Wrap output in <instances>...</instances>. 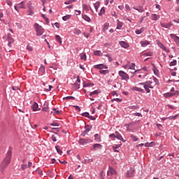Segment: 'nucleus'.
Instances as JSON below:
<instances>
[{
	"label": "nucleus",
	"instance_id": "nucleus-1",
	"mask_svg": "<svg viewBox=\"0 0 179 179\" xmlns=\"http://www.w3.org/2000/svg\"><path fill=\"white\" fill-rule=\"evenodd\" d=\"M12 159V150H8L6 155V157L3 160V162L1 164V171H3L8 167V165L9 163H10V160Z\"/></svg>",
	"mask_w": 179,
	"mask_h": 179
},
{
	"label": "nucleus",
	"instance_id": "nucleus-2",
	"mask_svg": "<svg viewBox=\"0 0 179 179\" xmlns=\"http://www.w3.org/2000/svg\"><path fill=\"white\" fill-rule=\"evenodd\" d=\"M138 86H143V88L147 93H149L150 92V89H153V87H152L151 81H146L145 83H139Z\"/></svg>",
	"mask_w": 179,
	"mask_h": 179
},
{
	"label": "nucleus",
	"instance_id": "nucleus-3",
	"mask_svg": "<svg viewBox=\"0 0 179 179\" xmlns=\"http://www.w3.org/2000/svg\"><path fill=\"white\" fill-rule=\"evenodd\" d=\"M34 27L36 31V36H43L44 34V29L41 25L38 24V23H35L34 24Z\"/></svg>",
	"mask_w": 179,
	"mask_h": 179
},
{
	"label": "nucleus",
	"instance_id": "nucleus-4",
	"mask_svg": "<svg viewBox=\"0 0 179 179\" xmlns=\"http://www.w3.org/2000/svg\"><path fill=\"white\" fill-rule=\"evenodd\" d=\"M28 10H27V15L29 16H31L32 15H34V7H33L31 2L29 1L27 3Z\"/></svg>",
	"mask_w": 179,
	"mask_h": 179
},
{
	"label": "nucleus",
	"instance_id": "nucleus-5",
	"mask_svg": "<svg viewBox=\"0 0 179 179\" xmlns=\"http://www.w3.org/2000/svg\"><path fill=\"white\" fill-rule=\"evenodd\" d=\"M14 8L17 12H19V9H25L26 5L24 4V1H22L20 3L15 4L14 6Z\"/></svg>",
	"mask_w": 179,
	"mask_h": 179
},
{
	"label": "nucleus",
	"instance_id": "nucleus-6",
	"mask_svg": "<svg viewBox=\"0 0 179 179\" xmlns=\"http://www.w3.org/2000/svg\"><path fill=\"white\" fill-rule=\"evenodd\" d=\"M119 75L122 78V80H128L129 79V76L122 71H119Z\"/></svg>",
	"mask_w": 179,
	"mask_h": 179
},
{
	"label": "nucleus",
	"instance_id": "nucleus-7",
	"mask_svg": "<svg viewBox=\"0 0 179 179\" xmlns=\"http://www.w3.org/2000/svg\"><path fill=\"white\" fill-rule=\"evenodd\" d=\"M92 142H93V141H92V139L90 138H81L79 141L80 145H87V143H92Z\"/></svg>",
	"mask_w": 179,
	"mask_h": 179
},
{
	"label": "nucleus",
	"instance_id": "nucleus-8",
	"mask_svg": "<svg viewBox=\"0 0 179 179\" xmlns=\"http://www.w3.org/2000/svg\"><path fill=\"white\" fill-rule=\"evenodd\" d=\"M134 173H135V169L134 168H130L127 172L126 177L127 178H131V177L134 176Z\"/></svg>",
	"mask_w": 179,
	"mask_h": 179
},
{
	"label": "nucleus",
	"instance_id": "nucleus-9",
	"mask_svg": "<svg viewBox=\"0 0 179 179\" xmlns=\"http://www.w3.org/2000/svg\"><path fill=\"white\" fill-rule=\"evenodd\" d=\"M95 69H108V67L103 64H96L94 66Z\"/></svg>",
	"mask_w": 179,
	"mask_h": 179
},
{
	"label": "nucleus",
	"instance_id": "nucleus-10",
	"mask_svg": "<svg viewBox=\"0 0 179 179\" xmlns=\"http://www.w3.org/2000/svg\"><path fill=\"white\" fill-rule=\"evenodd\" d=\"M107 176H117V171L112 167H109L107 172Z\"/></svg>",
	"mask_w": 179,
	"mask_h": 179
},
{
	"label": "nucleus",
	"instance_id": "nucleus-11",
	"mask_svg": "<svg viewBox=\"0 0 179 179\" xmlns=\"http://www.w3.org/2000/svg\"><path fill=\"white\" fill-rule=\"evenodd\" d=\"M170 36L171 37V38H173V41H175L178 47H179V37L174 34H171Z\"/></svg>",
	"mask_w": 179,
	"mask_h": 179
},
{
	"label": "nucleus",
	"instance_id": "nucleus-12",
	"mask_svg": "<svg viewBox=\"0 0 179 179\" xmlns=\"http://www.w3.org/2000/svg\"><path fill=\"white\" fill-rule=\"evenodd\" d=\"M157 44L162 50H163V51H165V52H170V50L167 49V48H166V46H164V45H163L160 41H158Z\"/></svg>",
	"mask_w": 179,
	"mask_h": 179
},
{
	"label": "nucleus",
	"instance_id": "nucleus-13",
	"mask_svg": "<svg viewBox=\"0 0 179 179\" xmlns=\"http://www.w3.org/2000/svg\"><path fill=\"white\" fill-rule=\"evenodd\" d=\"M161 26H162V27H164V29H170V27H171V26H173V24L171 22H169V23H162L161 22Z\"/></svg>",
	"mask_w": 179,
	"mask_h": 179
},
{
	"label": "nucleus",
	"instance_id": "nucleus-14",
	"mask_svg": "<svg viewBox=\"0 0 179 179\" xmlns=\"http://www.w3.org/2000/svg\"><path fill=\"white\" fill-rule=\"evenodd\" d=\"M94 150H97V149H99V150H101L103 149V145L101 144L96 143L93 145Z\"/></svg>",
	"mask_w": 179,
	"mask_h": 179
},
{
	"label": "nucleus",
	"instance_id": "nucleus-15",
	"mask_svg": "<svg viewBox=\"0 0 179 179\" xmlns=\"http://www.w3.org/2000/svg\"><path fill=\"white\" fill-rule=\"evenodd\" d=\"M32 110L33 111H40V108H38V104L36 102H34V103L32 106Z\"/></svg>",
	"mask_w": 179,
	"mask_h": 179
},
{
	"label": "nucleus",
	"instance_id": "nucleus-16",
	"mask_svg": "<svg viewBox=\"0 0 179 179\" xmlns=\"http://www.w3.org/2000/svg\"><path fill=\"white\" fill-rule=\"evenodd\" d=\"M120 45H121V47H122V48H129V45L127 43H126L125 41H120Z\"/></svg>",
	"mask_w": 179,
	"mask_h": 179
},
{
	"label": "nucleus",
	"instance_id": "nucleus-17",
	"mask_svg": "<svg viewBox=\"0 0 179 179\" xmlns=\"http://www.w3.org/2000/svg\"><path fill=\"white\" fill-rule=\"evenodd\" d=\"M151 19L152 20H155V21L159 20V19H160V15L157 14H152Z\"/></svg>",
	"mask_w": 179,
	"mask_h": 179
},
{
	"label": "nucleus",
	"instance_id": "nucleus-18",
	"mask_svg": "<svg viewBox=\"0 0 179 179\" xmlns=\"http://www.w3.org/2000/svg\"><path fill=\"white\" fill-rule=\"evenodd\" d=\"M132 90H134V92H141V93H145V90L138 87H134L132 88Z\"/></svg>",
	"mask_w": 179,
	"mask_h": 179
},
{
	"label": "nucleus",
	"instance_id": "nucleus-19",
	"mask_svg": "<svg viewBox=\"0 0 179 179\" xmlns=\"http://www.w3.org/2000/svg\"><path fill=\"white\" fill-rule=\"evenodd\" d=\"M115 134L117 139H118L119 141H122V142H125V141H124V138H122V136H121V134H119L118 131H115Z\"/></svg>",
	"mask_w": 179,
	"mask_h": 179
},
{
	"label": "nucleus",
	"instance_id": "nucleus-20",
	"mask_svg": "<svg viewBox=\"0 0 179 179\" xmlns=\"http://www.w3.org/2000/svg\"><path fill=\"white\" fill-rule=\"evenodd\" d=\"M94 55H96V57H103V52H101V50H94Z\"/></svg>",
	"mask_w": 179,
	"mask_h": 179
},
{
	"label": "nucleus",
	"instance_id": "nucleus-21",
	"mask_svg": "<svg viewBox=\"0 0 179 179\" xmlns=\"http://www.w3.org/2000/svg\"><path fill=\"white\" fill-rule=\"evenodd\" d=\"M176 93H173V92H167L166 94H164V97H173V96H175Z\"/></svg>",
	"mask_w": 179,
	"mask_h": 179
},
{
	"label": "nucleus",
	"instance_id": "nucleus-22",
	"mask_svg": "<svg viewBox=\"0 0 179 179\" xmlns=\"http://www.w3.org/2000/svg\"><path fill=\"white\" fill-rule=\"evenodd\" d=\"M117 30H121V29H122V22H121V21H120L119 20H117Z\"/></svg>",
	"mask_w": 179,
	"mask_h": 179
},
{
	"label": "nucleus",
	"instance_id": "nucleus-23",
	"mask_svg": "<svg viewBox=\"0 0 179 179\" xmlns=\"http://www.w3.org/2000/svg\"><path fill=\"white\" fill-rule=\"evenodd\" d=\"M87 132H90V129H89V126H85V131L82 134V136H86Z\"/></svg>",
	"mask_w": 179,
	"mask_h": 179
},
{
	"label": "nucleus",
	"instance_id": "nucleus-24",
	"mask_svg": "<svg viewBox=\"0 0 179 179\" xmlns=\"http://www.w3.org/2000/svg\"><path fill=\"white\" fill-rule=\"evenodd\" d=\"M141 46L142 47H147L150 44L148 41H144L141 42Z\"/></svg>",
	"mask_w": 179,
	"mask_h": 179
},
{
	"label": "nucleus",
	"instance_id": "nucleus-25",
	"mask_svg": "<svg viewBox=\"0 0 179 179\" xmlns=\"http://www.w3.org/2000/svg\"><path fill=\"white\" fill-rule=\"evenodd\" d=\"M94 139L96 142H101V137L98 134L94 135Z\"/></svg>",
	"mask_w": 179,
	"mask_h": 179
},
{
	"label": "nucleus",
	"instance_id": "nucleus-26",
	"mask_svg": "<svg viewBox=\"0 0 179 179\" xmlns=\"http://www.w3.org/2000/svg\"><path fill=\"white\" fill-rule=\"evenodd\" d=\"M83 19H84V20H85V22H90L92 20L90 19V17L86 15H83Z\"/></svg>",
	"mask_w": 179,
	"mask_h": 179
},
{
	"label": "nucleus",
	"instance_id": "nucleus-27",
	"mask_svg": "<svg viewBox=\"0 0 179 179\" xmlns=\"http://www.w3.org/2000/svg\"><path fill=\"white\" fill-rule=\"evenodd\" d=\"M133 9H135V10H138V12H140L141 13H142L143 12H145V10L142 7H139L136 8V7L134 6L133 7Z\"/></svg>",
	"mask_w": 179,
	"mask_h": 179
},
{
	"label": "nucleus",
	"instance_id": "nucleus-28",
	"mask_svg": "<svg viewBox=\"0 0 179 179\" xmlns=\"http://www.w3.org/2000/svg\"><path fill=\"white\" fill-rule=\"evenodd\" d=\"M55 38L58 41V43H59V44H62V39L61 38V36H59V35H56Z\"/></svg>",
	"mask_w": 179,
	"mask_h": 179
},
{
	"label": "nucleus",
	"instance_id": "nucleus-29",
	"mask_svg": "<svg viewBox=\"0 0 179 179\" xmlns=\"http://www.w3.org/2000/svg\"><path fill=\"white\" fill-rule=\"evenodd\" d=\"M71 15H67L66 16L62 17V20H64V22H66V20H69V19H71Z\"/></svg>",
	"mask_w": 179,
	"mask_h": 179
},
{
	"label": "nucleus",
	"instance_id": "nucleus-30",
	"mask_svg": "<svg viewBox=\"0 0 179 179\" xmlns=\"http://www.w3.org/2000/svg\"><path fill=\"white\" fill-rule=\"evenodd\" d=\"M55 149L59 155H62V150L59 148V146L56 145Z\"/></svg>",
	"mask_w": 179,
	"mask_h": 179
},
{
	"label": "nucleus",
	"instance_id": "nucleus-31",
	"mask_svg": "<svg viewBox=\"0 0 179 179\" xmlns=\"http://www.w3.org/2000/svg\"><path fill=\"white\" fill-rule=\"evenodd\" d=\"M80 59H83L84 61H86L87 57H86V53H81L80 55Z\"/></svg>",
	"mask_w": 179,
	"mask_h": 179
},
{
	"label": "nucleus",
	"instance_id": "nucleus-32",
	"mask_svg": "<svg viewBox=\"0 0 179 179\" xmlns=\"http://www.w3.org/2000/svg\"><path fill=\"white\" fill-rule=\"evenodd\" d=\"M7 41H8V43H14L15 42V39H13V38H12L10 36V35H8V36L7 38Z\"/></svg>",
	"mask_w": 179,
	"mask_h": 179
},
{
	"label": "nucleus",
	"instance_id": "nucleus-33",
	"mask_svg": "<svg viewBox=\"0 0 179 179\" xmlns=\"http://www.w3.org/2000/svg\"><path fill=\"white\" fill-rule=\"evenodd\" d=\"M94 6L97 12V10H99V8L100 6V3L99 1L96 2L94 4Z\"/></svg>",
	"mask_w": 179,
	"mask_h": 179
},
{
	"label": "nucleus",
	"instance_id": "nucleus-34",
	"mask_svg": "<svg viewBox=\"0 0 179 179\" xmlns=\"http://www.w3.org/2000/svg\"><path fill=\"white\" fill-rule=\"evenodd\" d=\"M145 29L143 28H141L140 29L136 30V34H141L142 33H143V31Z\"/></svg>",
	"mask_w": 179,
	"mask_h": 179
},
{
	"label": "nucleus",
	"instance_id": "nucleus-35",
	"mask_svg": "<svg viewBox=\"0 0 179 179\" xmlns=\"http://www.w3.org/2000/svg\"><path fill=\"white\" fill-rule=\"evenodd\" d=\"M99 73L101 75H107V73H108V70H101L99 71Z\"/></svg>",
	"mask_w": 179,
	"mask_h": 179
},
{
	"label": "nucleus",
	"instance_id": "nucleus-36",
	"mask_svg": "<svg viewBox=\"0 0 179 179\" xmlns=\"http://www.w3.org/2000/svg\"><path fill=\"white\" fill-rule=\"evenodd\" d=\"M99 93H100L99 90H95L90 92V96H94V94H99Z\"/></svg>",
	"mask_w": 179,
	"mask_h": 179
},
{
	"label": "nucleus",
	"instance_id": "nucleus-37",
	"mask_svg": "<svg viewBox=\"0 0 179 179\" xmlns=\"http://www.w3.org/2000/svg\"><path fill=\"white\" fill-rule=\"evenodd\" d=\"M83 8L84 10H86V12H89V6L87 4H83Z\"/></svg>",
	"mask_w": 179,
	"mask_h": 179
},
{
	"label": "nucleus",
	"instance_id": "nucleus-38",
	"mask_svg": "<svg viewBox=\"0 0 179 179\" xmlns=\"http://www.w3.org/2000/svg\"><path fill=\"white\" fill-rule=\"evenodd\" d=\"M106 13V10H104V8H102L99 13V16H101Z\"/></svg>",
	"mask_w": 179,
	"mask_h": 179
},
{
	"label": "nucleus",
	"instance_id": "nucleus-39",
	"mask_svg": "<svg viewBox=\"0 0 179 179\" xmlns=\"http://www.w3.org/2000/svg\"><path fill=\"white\" fill-rule=\"evenodd\" d=\"M75 2V0H68L64 2L65 5H71V3H73Z\"/></svg>",
	"mask_w": 179,
	"mask_h": 179
},
{
	"label": "nucleus",
	"instance_id": "nucleus-40",
	"mask_svg": "<svg viewBox=\"0 0 179 179\" xmlns=\"http://www.w3.org/2000/svg\"><path fill=\"white\" fill-rule=\"evenodd\" d=\"M143 55H145V57H152V55H153V52H149L143 53Z\"/></svg>",
	"mask_w": 179,
	"mask_h": 179
},
{
	"label": "nucleus",
	"instance_id": "nucleus-41",
	"mask_svg": "<svg viewBox=\"0 0 179 179\" xmlns=\"http://www.w3.org/2000/svg\"><path fill=\"white\" fill-rule=\"evenodd\" d=\"M64 100H75V97L73 96H66L64 98Z\"/></svg>",
	"mask_w": 179,
	"mask_h": 179
},
{
	"label": "nucleus",
	"instance_id": "nucleus-42",
	"mask_svg": "<svg viewBox=\"0 0 179 179\" xmlns=\"http://www.w3.org/2000/svg\"><path fill=\"white\" fill-rule=\"evenodd\" d=\"M129 69L135 70V64H129Z\"/></svg>",
	"mask_w": 179,
	"mask_h": 179
},
{
	"label": "nucleus",
	"instance_id": "nucleus-43",
	"mask_svg": "<svg viewBox=\"0 0 179 179\" xmlns=\"http://www.w3.org/2000/svg\"><path fill=\"white\" fill-rule=\"evenodd\" d=\"M177 64V60H173V62H171L170 66H175V65Z\"/></svg>",
	"mask_w": 179,
	"mask_h": 179
},
{
	"label": "nucleus",
	"instance_id": "nucleus-44",
	"mask_svg": "<svg viewBox=\"0 0 179 179\" xmlns=\"http://www.w3.org/2000/svg\"><path fill=\"white\" fill-rule=\"evenodd\" d=\"M131 139H133V141L134 142H136V141H138V137H136V136H134V135L131 134Z\"/></svg>",
	"mask_w": 179,
	"mask_h": 179
},
{
	"label": "nucleus",
	"instance_id": "nucleus-45",
	"mask_svg": "<svg viewBox=\"0 0 179 179\" xmlns=\"http://www.w3.org/2000/svg\"><path fill=\"white\" fill-rule=\"evenodd\" d=\"M176 118H178V115H175L174 116L168 117L169 120H176Z\"/></svg>",
	"mask_w": 179,
	"mask_h": 179
},
{
	"label": "nucleus",
	"instance_id": "nucleus-46",
	"mask_svg": "<svg viewBox=\"0 0 179 179\" xmlns=\"http://www.w3.org/2000/svg\"><path fill=\"white\" fill-rule=\"evenodd\" d=\"M103 30L104 31H106V30H108V23L104 24Z\"/></svg>",
	"mask_w": 179,
	"mask_h": 179
},
{
	"label": "nucleus",
	"instance_id": "nucleus-47",
	"mask_svg": "<svg viewBox=\"0 0 179 179\" xmlns=\"http://www.w3.org/2000/svg\"><path fill=\"white\" fill-rule=\"evenodd\" d=\"M53 111H55L54 114H57V115L61 114V111L57 110V108H53Z\"/></svg>",
	"mask_w": 179,
	"mask_h": 179
},
{
	"label": "nucleus",
	"instance_id": "nucleus-48",
	"mask_svg": "<svg viewBox=\"0 0 179 179\" xmlns=\"http://www.w3.org/2000/svg\"><path fill=\"white\" fill-rule=\"evenodd\" d=\"M112 101L113 102H114V101L121 102V101H122V99H119V98H115V99H112Z\"/></svg>",
	"mask_w": 179,
	"mask_h": 179
},
{
	"label": "nucleus",
	"instance_id": "nucleus-49",
	"mask_svg": "<svg viewBox=\"0 0 179 179\" xmlns=\"http://www.w3.org/2000/svg\"><path fill=\"white\" fill-rule=\"evenodd\" d=\"M104 56L108 58L109 62H111V61H113V59L111 58V56L110 55H105Z\"/></svg>",
	"mask_w": 179,
	"mask_h": 179
},
{
	"label": "nucleus",
	"instance_id": "nucleus-50",
	"mask_svg": "<svg viewBox=\"0 0 179 179\" xmlns=\"http://www.w3.org/2000/svg\"><path fill=\"white\" fill-rule=\"evenodd\" d=\"M51 138L53 142H57V136L55 135H52Z\"/></svg>",
	"mask_w": 179,
	"mask_h": 179
},
{
	"label": "nucleus",
	"instance_id": "nucleus-51",
	"mask_svg": "<svg viewBox=\"0 0 179 179\" xmlns=\"http://www.w3.org/2000/svg\"><path fill=\"white\" fill-rule=\"evenodd\" d=\"M27 50H28V51H33V48L28 45L27 46Z\"/></svg>",
	"mask_w": 179,
	"mask_h": 179
},
{
	"label": "nucleus",
	"instance_id": "nucleus-52",
	"mask_svg": "<svg viewBox=\"0 0 179 179\" xmlns=\"http://www.w3.org/2000/svg\"><path fill=\"white\" fill-rule=\"evenodd\" d=\"M21 167H22V170H26V169H27L28 166L27 164H22Z\"/></svg>",
	"mask_w": 179,
	"mask_h": 179
},
{
	"label": "nucleus",
	"instance_id": "nucleus-53",
	"mask_svg": "<svg viewBox=\"0 0 179 179\" xmlns=\"http://www.w3.org/2000/svg\"><path fill=\"white\" fill-rule=\"evenodd\" d=\"M2 17H3V13H0V22H3Z\"/></svg>",
	"mask_w": 179,
	"mask_h": 179
},
{
	"label": "nucleus",
	"instance_id": "nucleus-54",
	"mask_svg": "<svg viewBox=\"0 0 179 179\" xmlns=\"http://www.w3.org/2000/svg\"><path fill=\"white\" fill-rule=\"evenodd\" d=\"M134 115H136V117H142V114L141 113H134Z\"/></svg>",
	"mask_w": 179,
	"mask_h": 179
},
{
	"label": "nucleus",
	"instance_id": "nucleus-55",
	"mask_svg": "<svg viewBox=\"0 0 179 179\" xmlns=\"http://www.w3.org/2000/svg\"><path fill=\"white\" fill-rule=\"evenodd\" d=\"M109 138H113V139H115L116 135L114 134H111L109 135Z\"/></svg>",
	"mask_w": 179,
	"mask_h": 179
},
{
	"label": "nucleus",
	"instance_id": "nucleus-56",
	"mask_svg": "<svg viewBox=\"0 0 179 179\" xmlns=\"http://www.w3.org/2000/svg\"><path fill=\"white\" fill-rule=\"evenodd\" d=\"M125 9L126 10H131V7L128 4L125 5Z\"/></svg>",
	"mask_w": 179,
	"mask_h": 179
},
{
	"label": "nucleus",
	"instance_id": "nucleus-57",
	"mask_svg": "<svg viewBox=\"0 0 179 179\" xmlns=\"http://www.w3.org/2000/svg\"><path fill=\"white\" fill-rule=\"evenodd\" d=\"M42 111H45V113H48V107L43 108Z\"/></svg>",
	"mask_w": 179,
	"mask_h": 179
},
{
	"label": "nucleus",
	"instance_id": "nucleus-58",
	"mask_svg": "<svg viewBox=\"0 0 179 179\" xmlns=\"http://www.w3.org/2000/svg\"><path fill=\"white\" fill-rule=\"evenodd\" d=\"M6 3H7V5H8V6H12V1H11L7 0Z\"/></svg>",
	"mask_w": 179,
	"mask_h": 179
},
{
	"label": "nucleus",
	"instance_id": "nucleus-59",
	"mask_svg": "<svg viewBox=\"0 0 179 179\" xmlns=\"http://www.w3.org/2000/svg\"><path fill=\"white\" fill-rule=\"evenodd\" d=\"M83 117H88L89 118V115H90V114H89V113H83Z\"/></svg>",
	"mask_w": 179,
	"mask_h": 179
},
{
	"label": "nucleus",
	"instance_id": "nucleus-60",
	"mask_svg": "<svg viewBox=\"0 0 179 179\" xmlns=\"http://www.w3.org/2000/svg\"><path fill=\"white\" fill-rule=\"evenodd\" d=\"M50 125H51L52 127H59V124H58V123H52V124H50Z\"/></svg>",
	"mask_w": 179,
	"mask_h": 179
},
{
	"label": "nucleus",
	"instance_id": "nucleus-61",
	"mask_svg": "<svg viewBox=\"0 0 179 179\" xmlns=\"http://www.w3.org/2000/svg\"><path fill=\"white\" fill-rule=\"evenodd\" d=\"M123 68H124V69H129V64L124 65Z\"/></svg>",
	"mask_w": 179,
	"mask_h": 179
},
{
	"label": "nucleus",
	"instance_id": "nucleus-62",
	"mask_svg": "<svg viewBox=\"0 0 179 179\" xmlns=\"http://www.w3.org/2000/svg\"><path fill=\"white\" fill-rule=\"evenodd\" d=\"M12 89H13V90H15V91L19 90V87L13 86V87H12Z\"/></svg>",
	"mask_w": 179,
	"mask_h": 179
},
{
	"label": "nucleus",
	"instance_id": "nucleus-63",
	"mask_svg": "<svg viewBox=\"0 0 179 179\" xmlns=\"http://www.w3.org/2000/svg\"><path fill=\"white\" fill-rule=\"evenodd\" d=\"M74 107H75V108H76V110L77 111H80V108L79 106H74Z\"/></svg>",
	"mask_w": 179,
	"mask_h": 179
},
{
	"label": "nucleus",
	"instance_id": "nucleus-64",
	"mask_svg": "<svg viewBox=\"0 0 179 179\" xmlns=\"http://www.w3.org/2000/svg\"><path fill=\"white\" fill-rule=\"evenodd\" d=\"M55 26L57 29H59V23L55 22Z\"/></svg>",
	"mask_w": 179,
	"mask_h": 179
}]
</instances>
